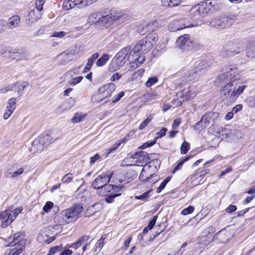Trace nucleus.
Masks as SVG:
<instances>
[{
    "label": "nucleus",
    "mask_w": 255,
    "mask_h": 255,
    "mask_svg": "<svg viewBox=\"0 0 255 255\" xmlns=\"http://www.w3.org/2000/svg\"><path fill=\"white\" fill-rule=\"evenodd\" d=\"M83 207L81 205H76L65 209L57 214L54 221L59 225H66L76 221L80 214L83 212Z\"/></svg>",
    "instance_id": "nucleus-1"
},
{
    "label": "nucleus",
    "mask_w": 255,
    "mask_h": 255,
    "mask_svg": "<svg viewBox=\"0 0 255 255\" xmlns=\"http://www.w3.org/2000/svg\"><path fill=\"white\" fill-rule=\"evenodd\" d=\"M130 53L131 49L129 46L122 49L111 61L109 65V70L113 72L123 66L129 60Z\"/></svg>",
    "instance_id": "nucleus-2"
},
{
    "label": "nucleus",
    "mask_w": 255,
    "mask_h": 255,
    "mask_svg": "<svg viewBox=\"0 0 255 255\" xmlns=\"http://www.w3.org/2000/svg\"><path fill=\"white\" fill-rule=\"evenodd\" d=\"M235 16L219 15L213 19L209 25L211 27L218 29H224L230 27L235 21Z\"/></svg>",
    "instance_id": "nucleus-3"
},
{
    "label": "nucleus",
    "mask_w": 255,
    "mask_h": 255,
    "mask_svg": "<svg viewBox=\"0 0 255 255\" xmlns=\"http://www.w3.org/2000/svg\"><path fill=\"white\" fill-rule=\"evenodd\" d=\"M220 7V5L216 4V1H214V3L210 1H201L193 10L195 9L198 14L205 15L210 12L212 7L215 10H218Z\"/></svg>",
    "instance_id": "nucleus-4"
},
{
    "label": "nucleus",
    "mask_w": 255,
    "mask_h": 255,
    "mask_svg": "<svg viewBox=\"0 0 255 255\" xmlns=\"http://www.w3.org/2000/svg\"><path fill=\"white\" fill-rule=\"evenodd\" d=\"M9 246L10 247L15 246L14 249L22 251L25 249L26 241L24 240V235L22 233L14 234L9 238Z\"/></svg>",
    "instance_id": "nucleus-5"
},
{
    "label": "nucleus",
    "mask_w": 255,
    "mask_h": 255,
    "mask_svg": "<svg viewBox=\"0 0 255 255\" xmlns=\"http://www.w3.org/2000/svg\"><path fill=\"white\" fill-rule=\"evenodd\" d=\"M113 175V172L107 171L106 173L98 175L93 181L92 183V187L98 190L105 185L110 181Z\"/></svg>",
    "instance_id": "nucleus-6"
},
{
    "label": "nucleus",
    "mask_w": 255,
    "mask_h": 255,
    "mask_svg": "<svg viewBox=\"0 0 255 255\" xmlns=\"http://www.w3.org/2000/svg\"><path fill=\"white\" fill-rule=\"evenodd\" d=\"M115 90L116 85L112 83L105 84L100 87L98 89V93L100 97H102L101 100L103 101L105 99H108L106 102L109 101V98Z\"/></svg>",
    "instance_id": "nucleus-7"
},
{
    "label": "nucleus",
    "mask_w": 255,
    "mask_h": 255,
    "mask_svg": "<svg viewBox=\"0 0 255 255\" xmlns=\"http://www.w3.org/2000/svg\"><path fill=\"white\" fill-rule=\"evenodd\" d=\"M152 44L147 41L146 39L143 37L134 46L133 49V52L134 54H142L148 52L152 48Z\"/></svg>",
    "instance_id": "nucleus-8"
},
{
    "label": "nucleus",
    "mask_w": 255,
    "mask_h": 255,
    "mask_svg": "<svg viewBox=\"0 0 255 255\" xmlns=\"http://www.w3.org/2000/svg\"><path fill=\"white\" fill-rule=\"evenodd\" d=\"M123 186L108 184L102 186L97 190V194L101 196H107L109 194L113 193H117L121 190Z\"/></svg>",
    "instance_id": "nucleus-9"
},
{
    "label": "nucleus",
    "mask_w": 255,
    "mask_h": 255,
    "mask_svg": "<svg viewBox=\"0 0 255 255\" xmlns=\"http://www.w3.org/2000/svg\"><path fill=\"white\" fill-rule=\"evenodd\" d=\"M193 24H188L183 19L174 20L171 21L168 26L169 30L171 32H174L185 28L192 27Z\"/></svg>",
    "instance_id": "nucleus-10"
},
{
    "label": "nucleus",
    "mask_w": 255,
    "mask_h": 255,
    "mask_svg": "<svg viewBox=\"0 0 255 255\" xmlns=\"http://www.w3.org/2000/svg\"><path fill=\"white\" fill-rule=\"evenodd\" d=\"M234 81H232L225 85L221 92V96L223 100H228L230 102L236 99L232 96Z\"/></svg>",
    "instance_id": "nucleus-11"
},
{
    "label": "nucleus",
    "mask_w": 255,
    "mask_h": 255,
    "mask_svg": "<svg viewBox=\"0 0 255 255\" xmlns=\"http://www.w3.org/2000/svg\"><path fill=\"white\" fill-rule=\"evenodd\" d=\"M219 118V114L217 112H209L206 113L202 118L204 122L203 128H206L210 125L214 126Z\"/></svg>",
    "instance_id": "nucleus-12"
},
{
    "label": "nucleus",
    "mask_w": 255,
    "mask_h": 255,
    "mask_svg": "<svg viewBox=\"0 0 255 255\" xmlns=\"http://www.w3.org/2000/svg\"><path fill=\"white\" fill-rule=\"evenodd\" d=\"M209 67L208 63L205 61H198L195 64L194 69L191 72L186 73V76H191V75H194L198 73L199 75L205 72Z\"/></svg>",
    "instance_id": "nucleus-13"
},
{
    "label": "nucleus",
    "mask_w": 255,
    "mask_h": 255,
    "mask_svg": "<svg viewBox=\"0 0 255 255\" xmlns=\"http://www.w3.org/2000/svg\"><path fill=\"white\" fill-rule=\"evenodd\" d=\"M154 166L148 165L147 166L145 165L143 168L142 169L140 174L139 178L142 181L143 184H147L148 181H149L150 179L153 177H156L153 173H151L149 172L150 168L154 169Z\"/></svg>",
    "instance_id": "nucleus-14"
},
{
    "label": "nucleus",
    "mask_w": 255,
    "mask_h": 255,
    "mask_svg": "<svg viewBox=\"0 0 255 255\" xmlns=\"http://www.w3.org/2000/svg\"><path fill=\"white\" fill-rule=\"evenodd\" d=\"M213 132L216 136L218 137L222 140L227 139L228 135L231 133L230 129L218 126L213 127Z\"/></svg>",
    "instance_id": "nucleus-15"
},
{
    "label": "nucleus",
    "mask_w": 255,
    "mask_h": 255,
    "mask_svg": "<svg viewBox=\"0 0 255 255\" xmlns=\"http://www.w3.org/2000/svg\"><path fill=\"white\" fill-rule=\"evenodd\" d=\"M55 139L53 138L48 134L41 135L36 138L33 142V144L35 145H38L39 144L40 145L44 146V145H47L48 144L52 142Z\"/></svg>",
    "instance_id": "nucleus-16"
},
{
    "label": "nucleus",
    "mask_w": 255,
    "mask_h": 255,
    "mask_svg": "<svg viewBox=\"0 0 255 255\" xmlns=\"http://www.w3.org/2000/svg\"><path fill=\"white\" fill-rule=\"evenodd\" d=\"M233 90L232 91V96L236 100L239 96L243 93L247 86L240 83L238 81L234 80Z\"/></svg>",
    "instance_id": "nucleus-17"
},
{
    "label": "nucleus",
    "mask_w": 255,
    "mask_h": 255,
    "mask_svg": "<svg viewBox=\"0 0 255 255\" xmlns=\"http://www.w3.org/2000/svg\"><path fill=\"white\" fill-rule=\"evenodd\" d=\"M132 157L135 159V162L137 164L146 163L149 160L148 154L144 151L137 152L132 155Z\"/></svg>",
    "instance_id": "nucleus-18"
},
{
    "label": "nucleus",
    "mask_w": 255,
    "mask_h": 255,
    "mask_svg": "<svg viewBox=\"0 0 255 255\" xmlns=\"http://www.w3.org/2000/svg\"><path fill=\"white\" fill-rule=\"evenodd\" d=\"M196 94L195 88L194 87H189L184 88L180 93V97H182L186 100L194 98Z\"/></svg>",
    "instance_id": "nucleus-19"
},
{
    "label": "nucleus",
    "mask_w": 255,
    "mask_h": 255,
    "mask_svg": "<svg viewBox=\"0 0 255 255\" xmlns=\"http://www.w3.org/2000/svg\"><path fill=\"white\" fill-rule=\"evenodd\" d=\"M231 238V234L226 230H222L218 232L214 239L218 241L221 243H227Z\"/></svg>",
    "instance_id": "nucleus-20"
},
{
    "label": "nucleus",
    "mask_w": 255,
    "mask_h": 255,
    "mask_svg": "<svg viewBox=\"0 0 255 255\" xmlns=\"http://www.w3.org/2000/svg\"><path fill=\"white\" fill-rule=\"evenodd\" d=\"M0 221L1 222V227L6 228L11 222V219L9 216L8 211L6 210L0 213Z\"/></svg>",
    "instance_id": "nucleus-21"
},
{
    "label": "nucleus",
    "mask_w": 255,
    "mask_h": 255,
    "mask_svg": "<svg viewBox=\"0 0 255 255\" xmlns=\"http://www.w3.org/2000/svg\"><path fill=\"white\" fill-rule=\"evenodd\" d=\"M190 39V36L189 34H183L178 38L176 40V44L182 50Z\"/></svg>",
    "instance_id": "nucleus-22"
},
{
    "label": "nucleus",
    "mask_w": 255,
    "mask_h": 255,
    "mask_svg": "<svg viewBox=\"0 0 255 255\" xmlns=\"http://www.w3.org/2000/svg\"><path fill=\"white\" fill-rule=\"evenodd\" d=\"M230 47V45L225 46L221 51V55L223 57H230L239 53L236 50H233Z\"/></svg>",
    "instance_id": "nucleus-23"
},
{
    "label": "nucleus",
    "mask_w": 255,
    "mask_h": 255,
    "mask_svg": "<svg viewBox=\"0 0 255 255\" xmlns=\"http://www.w3.org/2000/svg\"><path fill=\"white\" fill-rule=\"evenodd\" d=\"M40 17V14H36L34 10H31L28 14L26 19L27 24L32 23L36 22Z\"/></svg>",
    "instance_id": "nucleus-24"
},
{
    "label": "nucleus",
    "mask_w": 255,
    "mask_h": 255,
    "mask_svg": "<svg viewBox=\"0 0 255 255\" xmlns=\"http://www.w3.org/2000/svg\"><path fill=\"white\" fill-rule=\"evenodd\" d=\"M20 19L18 15H15L9 18L7 25L9 28H13L19 26Z\"/></svg>",
    "instance_id": "nucleus-25"
},
{
    "label": "nucleus",
    "mask_w": 255,
    "mask_h": 255,
    "mask_svg": "<svg viewBox=\"0 0 255 255\" xmlns=\"http://www.w3.org/2000/svg\"><path fill=\"white\" fill-rule=\"evenodd\" d=\"M101 14V12L91 14L87 19V22L91 25L94 23H98L99 25Z\"/></svg>",
    "instance_id": "nucleus-26"
},
{
    "label": "nucleus",
    "mask_w": 255,
    "mask_h": 255,
    "mask_svg": "<svg viewBox=\"0 0 255 255\" xmlns=\"http://www.w3.org/2000/svg\"><path fill=\"white\" fill-rule=\"evenodd\" d=\"M109 15L112 22L117 20L123 22L125 20V15L121 12L112 11Z\"/></svg>",
    "instance_id": "nucleus-27"
},
{
    "label": "nucleus",
    "mask_w": 255,
    "mask_h": 255,
    "mask_svg": "<svg viewBox=\"0 0 255 255\" xmlns=\"http://www.w3.org/2000/svg\"><path fill=\"white\" fill-rule=\"evenodd\" d=\"M37 240L39 243L49 244L54 240V239L49 237L46 233L42 232L38 236Z\"/></svg>",
    "instance_id": "nucleus-28"
},
{
    "label": "nucleus",
    "mask_w": 255,
    "mask_h": 255,
    "mask_svg": "<svg viewBox=\"0 0 255 255\" xmlns=\"http://www.w3.org/2000/svg\"><path fill=\"white\" fill-rule=\"evenodd\" d=\"M247 55L248 57L255 58V41L251 42L247 46Z\"/></svg>",
    "instance_id": "nucleus-29"
},
{
    "label": "nucleus",
    "mask_w": 255,
    "mask_h": 255,
    "mask_svg": "<svg viewBox=\"0 0 255 255\" xmlns=\"http://www.w3.org/2000/svg\"><path fill=\"white\" fill-rule=\"evenodd\" d=\"M112 22L109 14L106 15L101 14L99 25L105 26L111 24Z\"/></svg>",
    "instance_id": "nucleus-30"
},
{
    "label": "nucleus",
    "mask_w": 255,
    "mask_h": 255,
    "mask_svg": "<svg viewBox=\"0 0 255 255\" xmlns=\"http://www.w3.org/2000/svg\"><path fill=\"white\" fill-rule=\"evenodd\" d=\"M161 20L158 19L153 21L152 22L147 24V28L149 31H153L156 30L159 27L161 26Z\"/></svg>",
    "instance_id": "nucleus-31"
},
{
    "label": "nucleus",
    "mask_w": 255,
    "mask_h": 255,
    "mask_svg": "<svg viewBox=\"0 0 255 255\" xmlns=\"http://www.w3.org/2000/svg\"><path fill=\"white\" fill-rule=\"evenodd\" d=\"M88 237L83 236L81 238H80L76 242L72 244L70 246H69V248H72L75 249H77L79 247L81 246L82 244V243L88 240Z\"/></svg>",
    "instance_id": "nucleus-32"
},
{
    "label": "nucleus",
    "mask_w": 255,
    "mask_h": 255,
    "mask_svg": "<svg viewBox=\"0 0 255 255\" xmlns=\"http://www.w3.org/2000/svg\"><path fill=\"white\" fill-rule=\"evenodd\" d=\"M86 115H82L81 113H76L71 120L72 123H78L83 121Z\"/></svg>",
    "instance_id": "nucleus-33"
},
{
    "label": "nucleus",
    "mask_w": 255,
    "mask_h": 255,
    "mask_svg": "<svg viewBox=\"0 0 255 255\" xmlns=\"http://www.w3.org/2000/svg\"><path fill=\"white\" fill-rule=\"evenodd\" d=\"M109 56L106 54L102 55L97 61L96 65L97 66L101 67L104 65L109 60Z\"/></svg>",
    "instance_id": "nucleus-34"
},
{
    "label": "nucleus",
    "mask_w": 255,
    "mask_h": 255,
    "mask_svg": "<svg viewBox=\"0 0 255 255\" xmlns=\"http://www.w3.org/2000/svg\"><path fill=\"white\" fill-rule=\"evenodd\" d=\"M238 74V70L236 67H233L229 68L227 71L226 76L227 78H232L235 77Z\"/></svg>",
    "instance_id": "nucleus-35"
},
{
    "label": "nucleus",
    "mask_w": 255,
    "mask_h": 255,
    "mask_svg": "<svg viewBox=\"0 0 255 255\" xmlns=\"http://www.w3.org/2000/svg\"><path fill=\"white\" fill-rule=\"evenodd\" d=\"M16 98H12L8 100L6 109L14 111L16 108Z\"/></svg>",
    "instance_id": "nucleus-36"
},
{
    "label": "nucleus",
    "mask_w": 255,
    "mask_h": 255,
    "mask_svg": "<svg viewBox=\"0 0 255 255\" xmlns=\"http://www.w3.org/2000/svg\"><path fill=\"white\" fill-rule=\"evenodd\" d=\"M23 170H24L23 168H20L14 172H9L5 175V177L7 178H15V177L18 176L19 175H21L23 172Z\"/></svg>",
    "instance_id": "nucleus-37"
},
{
    "label": "nucleus",
    "mask_w": 255,
    "mask_h": 255,
    "mask_svg": "<svg viewBox=\"0 0 255 255\" xmlns=\"http://www.w3.org/2000/svg\"><path fill=\"white\" fill-rule=\"evenodd\" d=\"M154 114L150 115L144 121H143L139 126V129L142 130L153 119Z\"/></svg>",
    "instance_id": "nucleus-38"
},
{
    "label": "nucleus",
    "mask_w": 255,
    "mask_h": 255,
    "mask_svg": "<svg viewBox=\"0 0 255 255\" xmlns=\"http://www.w3.org/2000/svg\"><path fill=\"white\" fill-rule=\"evenodd\" d=\"M196 46V43L191 40H189L186 45L183 47V51H190L193 50Z\"/></svg>",
    "instance_id": "nucleus-39"
},
{
    "label": "nucleus",
    "mask_w": 255,
    "mask_h": 255,
    "mask_svg": "<svg viewBox=\"0 0 255 255\" xmlns=\"http://www.w3.org/2000/svg\"><path fill=\"white\" fill-rule=\"evenodd\" d=\"M76 1H64L62 4L63 8L64 10H69L75 7Z\"/></svg>",
    "instance_id": "nucleus-40"
},
{
    "label": "nucleus",
    "mask_w": 255,
    "mask_h": 255,
    "mask_svg": "<svg viewBox=\"0 0 255 255\" xmlns=\"http://www.w3.org/2000/svg\"><path fill=\"white\" fill-rule=\"evenodd\" d=\"M121 195V193H113L109 194L105 198V200L108 203H112L114 202V199Z\"/></svg>",
    "instance_id": "nucleus-41"
},
{
    "label": "nucleus",
    "mask_w": 255,
    "mask_h": 255,
    "mask_svg": "<svg viewBox=\"0 0 255 255\" xmlns=\"http://www.w3.org/2000/svg\"><path fill=\"white\" fill-rule=\"evenodd\" d=\"M8 211L9 216L11 219L12 222L15 219L16 217L21 212L22 209L20 208H17L13 211Z\"/></svg>",
    "instance_id": "nucleus-42"
},
{
    "label": "nucleus",
    "mask_w": 255,
    "mask_h": 255,
    "mask_svg": "<svg viewBox=\"0 0 255 255\" xmlns=\"http://www.w3.org/2000/svg\"><path fill=\"white\" fill-rule=\"evenodd\" d=\"M144 37L146 39L147 41L150 42V43L152 44L155 43L157 40V36L154 33H150Z\"/></svg>",
    "instance_id": "nucleus-43"
},
{
    "label": "nucleus",
    "mask_w": 255,
    "mask_h": 255,
    "mask_svg": "<svg viewBox=\"0 0 255 255\" xmlns=\"http://www.w3.org/2000/svg\"><path fill=\"white\" fill-rule=\"evenodd\" d=\"M157 95L154 93H147L143 96L145 102H150L155 100L157 99Z\"/></svg>",
    "instance_id": "nucleus-44"
},
{
    "label": "nucleus",
    "mask_w": 255,
    "mask_h": 255,
    "mask_svg": "<svg viewBox=\"0 0 255 255\" xmlns=\"http://www.w3.org/2000/svg\"><path fill=\"white\" fill-rule=\"evenodd\" d=\"M191 156H187L185 157H184L182 160H181L178 164L175 167L174 170L173 171L172 173H174L177 170H178L179 169H181L182 165L184 163L187 161L190 158H191Z\"/></svg>",
    "instance_id": "nucleus-45"
},
{
    "label": "nucleus",
    "mask_w": 255,
    "mask_h": 255,
    "mask_svg": "<svg viewBox=\"0 0 255 255\" xmlns=\"http://www.w3.org/2000/svg\"><path fill=\"white\" fill-rule=\"evenodd\" d=\"M89 1H76L75 2V7L78 8H83L88 5L91 4V3H88Z\"/></svg>",
    "instance_id": "nucleus-46"
},
{
    "label": "nucleus",
    "mask_w": 255,
    "mask_h": 255,
    "mask_svg": "<svg viewBox=\"0 0 255 255\" xmlns=\"http://www.w3.org/2000/svg\"><path fill=\"white\" fill-rule=\"evenodd\" d=\"M73 178V176L72 173H67L63 177L61 181L63 183L67 184L71 182Z\"/></svg>",
    "instance_id": "nucleus-47"
},
{
    "label": "nucleus",
    "mask_w": 255,
    "mask_h": 255,
    "mask_svg": "<svg viewBox=\"0 0 255 255\" xmlns=\"http://www.w3.org/2000/svg\"><path fill=\"white\" fill-rule=\"evenodd\" d=\"M190 148V144L187 142L184 141L180 147L181 153L186 154Z\"/></svg>",
    "instance_id": "nucleus-48"
},
{
    "label": "nucleus",
    "mask_w": 255,
    "mask_h": 255,
    "mask_svg": "<svg viewBox=\"0 0 255 255\" xmlns=\"http://www.w3.org/2000/svg\"><path fill=\"white\" fill-rule=\"evenodd\" d=\"M67 33L65 31H54L50 37H57L59 38H62L64 37Z\"/></svg>",
    "instance_id": "nucleus-49"
},
{
    "label": "nucleus",
    "mask_w": 255,
    "mask_h": 255,
    "mask_svg": "<svg viewBox=\"0 0 255 255\" xmlns=\"http://www.w3.org/2000/svg\"><path fill=\"white\" fill-rule=\"evenodd\" d=\"M125 95V92L122 91L118 93L117 95L114 96L112 98V103H116L119 101L122 97Z\"/></svg>",
    "instance_id": "nucleus-50"
},
{
    "label": "nucleus",
    "mask_w": 255,
    "mask_h": 255,
    "mask_svg": "<svg viewBox=\"0 0 255 255\" xmlns=\"http://www.w3.org/2000/svg\"><path fill=\"white\" fill-rule=\"evenodd\" d=\"M53 206V203L51 201H48L43 207V210L46 213H48L52 208Z\"/></svg>",
    "instance_id": "nucleus-51"
},
{
    "label": "nucleus",
    "mask_w": 255,
    "mask_h": 255,
    "mask_svg": "<svg viewBox=\"0 0 255 255\" xmlns=\"http://www.w3.org/2000/svg\"><path fill=\"white\" fill-rule=\"evenodd\" d=\"M82 76H79L74 78L72 79L69 81V84L71 86H74L79 83L83 79Z\"/></svg>",
    "instance_id": "nucleus-52"
},
{
    "label": "nucleus",
    "mask_w": 255,
    "mask_h": 255,
    "mask_svg": "<svg viewBox=\"0 0 255 255\" xmlns=\"http://www.w3.org/2000/svg\"><path fill=\"white\" fill-rule=\"evenodd\" d=\"M18 85V83L10 85L6 88L0 89V92L1 93H4L9 90H16V85Z\"/></svg>",
    "instance_id": "nucleus-53"
},
{
    "label": "nucleus",
    "mask_w": 255,
    "mask_h": 255,
    "mask_svg": "<svg viewBox=\"0 0 255 255\" xmlns=\"http://www.w3.org/2000/svg\"><path fill=\"white\" fill-rule=\"evenodd\" d=\"M194 210V207L193 206H189L188 207L184 209L181 211V214L183 215H187L188 214L192 213Z\"/></svg>",
    "instance_id": "nucleus-54"
},
{
    "label": "nucleus",
    "mask_w": 255,
    "mask_h": 255,
    "mask_svg": "<svg viewBox=\"0 0 255 255\" xmlns=\"http://www.w3.org/2000/svg\"><path fill=\"white\" fill-rule=\"evenodd\" d=\"M152 190V189H150L149 191L143 193L142 194H141L140 196H135V197L137 199H140V200H146L149 197V194Z\"/></svg>",
    "instance_id": "nucleus-55"
},
{
    "label": "nucleus",
    "mask_w": 255,
    "mask_h": 255,
    "mask_svg": "<svg viewBox=\"0 0 255 255\" xmlns=\"http://www.w3.org/2000/svg\"><path fill=\"white\" fill-rule=\"evenodd\" d=\"M122 142H123V141L116 142L110 148L108 149L106 156H108L109 154L111 153L113 151L117 149Z\"/></svg>",
    "instance_id": "nucleus-56"
},
{
    "label": "nucleus",
    "mask_w": 255,
    "mask_h": 255,
    "mask_svg": "<svg viewBox=\"0 0 255 255\" xmlns=\"http://www.w3.org/2000/svg\"><path fill=\"white\" fill-rule=\"evenodd\" d=\"M44 3V1H35L34 7L36 8L38 11H40L42 10Z\"/></svg>",
    "instance_id": "nucleus-57"
},
{
    "label": "nucleus",
    "mask_w": 255,
    "mask_h": 255,
    "mask_svg": "<svg viewBox=\"0 0 255 255\" xmlns=\"http://www.w3.org/2000/svg\"><path fill=\"white\" fill-rule=\"evenodd\" d=\"M157 82V78L156 77L149 78L146 82L145 85L147 87H150Z\"/></svg>",
    "instance_id": "nucleus-58"
},
{
    "label": "nucleus",
    "mask_w": 255,
    "mask_h": 255,
    "mask_svg": "<svg viewBox=\"0 0 255 255\" xmlns=\"http://www.w3.org/2000/svg\"><path fill=\"white\" fill-rule=\"evenodd\" d=\"M27 85L28 84L25 82L22 83L18 85L17 87V92L20 96L21 95V93L23 91L25 87H26Z\"/></svg>",
    "instance_id": "nucleus-59"
},
{
    "label": "nucleus",
    "mask_w": 255,
    "mask_h": 255,
    "mask_svg": "<svg viewBox=\"0 0 255 255\" xmlns=\"http://www.w3.org/2000/svg\"><path fill=\"white\" fill-rule=\"evenodd\" d=\"M157 219V216H154L153 217V218L151 219V220H150L149 221V222L147 226L148 230H151L153 228V227L154 226V225L156 223Z\"/></svg>",
    "instance_id": "nucleus-60"
},
{
    "label": "nucleus",
    "mask_w": 255,
    "mask_h": 255,
    "mask_svg": "<svg viewBox=\"0 0 255 255\" xmlns=\"http://www.w3.org/2000/svg\"><path fill=\"white\" fill-rule=\"evenodd\" d=\"M13 112L14 111H13L6 109L3 115V119L4 120L8 119L10 117L11 115L13 113Z\"/></svg>",
    "instance_id": "nucleus-61"
},
{
    "label": "nucleus",
    "mask_w": 255,
    "mask_h": 255,
    "mask_svg": "<svg viewBox=\"0 0 255 255\" xmlns=\"http://www.w3.org/2000/svg\"><path fill=\"white\" fill-rule=\"evenodd\" d=\"M203 125H204V122H203V121L202 120V119H201V120L199 122H198L195 125V126L194 127V129L200 130V128H203Z\"/></svg>",
    "instance_id": "nucleus-62"
},
{
    "label": "nucleus",
    "mask_w": 255,
    "mask_h": 255,
    "mask_svg": "<svg viewBox=\"0 0 255 255\" xmlns=\"http://www.w3.org/2000/svg\"><path fill=\"white\" fill-rule=\"evenodd\" d=\"M145 59V57L144 55H140L135 59L134 61L139 65L144 62Z\"/></svg>",
    "instance_id": "nucleus-63"
},
{
    "label": "nucleus",
    "mask_w": 255,
    "mask_h": 255,
    "mask_svg": "<svg viewBox=\"0 0 255 255\" xmlns=\"http://www.w3.org/2000/svg\"><path fill=\"white\" fill-rule=\"evenodd\" d=\"M22 252V251H20L14 248L10 251L8 255H19Z\"/></svg>",
    "instance_id": "nucleus-64"
}]
</instances>
